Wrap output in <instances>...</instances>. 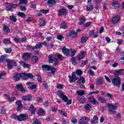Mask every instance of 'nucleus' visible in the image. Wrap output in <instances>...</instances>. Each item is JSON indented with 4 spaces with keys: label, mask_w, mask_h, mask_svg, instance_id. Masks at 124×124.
Instances as JSON below:
<instances>
[{
    "label": "nucleus",
    "mask_w": 124,
    "mask_h": 124,
    "mask_svg": "<svg viewBox=\"0 0 124 124\" xmlns=\"http://www.w3.org/2000/svg\"><path fill=\"white\" fill-rule=\"evenodd\" d=\"M79 21H80V22L79 23V25H84V23L86 22V18H85V17H81L79 19Z\"/></svg>",
    "instance_id": "nucleus-42"
},
{
    "label": "nucleus",
    "mask_w": 124,
    "mask_h": 124,
    "mask_svg": "<svg viewBox=\"0 0 124 124\" xmlns=\"http://www.w3.org/2000/svg\"><path fill=\"white\" fill-rule=\"evenodd\" d=\"M111 4L112 6L114 7L115 9H119L120 8V3L118 1H113Z\"/></svg>",
    "instance_id": "nucleus-24"
},
{
    "label": "nucleus",
    "mask_w": 124,
    "mask_h": 124,
    "mask_svg": "<svg viewBox=\"0 0 124 124\" xmlns=\"http://www.w3.org/2000/svg\"><path fill=\"white\" fill-rule=\"evenodd\" d=\"M70 53H71V57H72V58H74V56H75V55H76V50H72L70 51Z\"/></svg>",
    "instance_id": "nucleus-52"
},
{
    "label": "nucleus",
    "mask_w": 124,
    "mask_h": 124,
    "mask_svg": "<svg viewBox=\"0 0 124 124\" xmlns=\"http://www.w3.org/2000/svg\"><path fill=\"white\" fill-rule=\"evenodd\" d=\"M76 74L78 76H81V75L83 74V72L80 69L77 70L76 73L73 72L72 76H68V78L69 79V82H70V83H72L73 82H74V81H77V80H78V78L76 77Z\"/></svg>",
    "instance_id": "nucleus-2"
},
{
    "label": "nucleus",
    "mask_w": 124,
    "mask_h": 124,
    "mask_svg": "<svg viewBox=\"0 0 124 124\" xmlns=\"http://www.w3.org/2000/svg\"><path fill=\"white\" fill-rule=\"evenodd\" d=\"M77 99L79 102L81 104L85 103L86 102V98L84 96H78L77 97Z\"/></svg>",
    "instance_id": "nucleus-23"
},
{
    "label": "nucleus",
    "mask_w": 124,
    "mask_h": 124,
    "mask_svg": "<svg viewBox=\"0 0 124 124\" xmlns=\"http://www.w3.org/2000/svg\"><path fill=\"white\" fill-rule=\"evenodd\" d=\"M22 59L24 61H28L31 59V55L30 53H25L22 55Z\"/></svg>",
    "instance_id": "nucleus-19"
},
{
    "label": "nucleus",
    "mask_w": 124,
    "mask_h": 124,
    "mask_svg": "<svg viewBox=\"0 0 124 124\" xmlns=\"http://www.w3.org/2000/svg\"><path fill=\"white\" fill-rule=\"evenodd\" d=\"M57 95L59 96V97H60V98H61V99L64 101V102H67L69 99H68V97H67V96L64 95L63 92L60 90L57 91Z\"/></svg>",
    "instance_id": "nucleus-6"
},
{
    "label": "nucleus",
    "mask_w": 124,
    "mask_h": 124,
    "mask_svg": "<svg viewBox=\"0 0 124 124\" xmlns=\"http://www.w3.org/2000/svg\"><path fill=\"white\" fill-rule=\"evenodd\" d=\"M107 106L108 107V108L109 112H113V111H115L116 109H117V106H114L111 104H107Z\"/></svg>",
    "instance_id": "nucleus-16"
},
{
    "label": "nucleus",
    "mask_w": 124,
    "mask_h": 124,
    "mask_svg": "<svg viewBox=\"0 0 124 124\" xmlns=\"http://www.w3.org/2000/svg\"><path fill=\"white\" fill-rule=\"evenodd\" d=\"M79 124H86L88 123V117H84L81 118L79 121Z\"/></svg>",
    "instance_id": "nucleus-25"
},
{
    "label": "nucleus",
    "mask_w": 124,
    "mask_h": 124,
    "mask_svg": "<svg viewBox=\"0 0 124 124\" xmlns=\"http://www.w3.org/2000/svg\"><path fill=\"white\" fill-rule=\"evenodd\" d=\"M27 0H19V2L17 4H18V6L20 4H26L27 3Z\"/></svg>",
    "instance_id": "nucleus-50"
},
{
    "label": "nucleus",
    "mask_w": 124,
    "mask_h": 124,
    "mask_svg": "<svg viewBox=\"0 0 124 124\" xmlns=\"http://www.w3.org/2000/svg\"><path fill=\"white\" fill-rule=\"evenodd\" d=\"M8 5L6 7V10L8 11H13V9H16L19 4H13V3H7Z\"/></svg>",
    "instance_id": "nucleus-8"
},
{
    "label": "nucleus",
    "mask_w": 124,
    "mask_h": 124,
    "mask_svg": "<svg viewBox=\"0 0 124 124\" xmlns=\"http://www.w3.org/2000/svg\"><path fill=\"white\" fill-rule=\"evenodd\" d=\"M79 81L80 82H81V83L82 84H85V83H86V79H85V78L82 77H81L79 79Z\"/></svg>",
    "instance_id": "nucleus-55"
},
{
    "label": "nucleus",
    "mask_w": 124,
    "mask_h": 124,
    "mask_svg": "<svg viewBox=\"0 0 124 124\" xmlns=\"http://www.w3.org/2000/svg\"><path fill=\"white\" fill-rule=\"evenodd\" d=\"M8 59H6V55H1L0 57V62L2 63L4 62H6V60Z\"/></svg>",
    "instance_id": "nucleus-32"
},
{
    "label": "nucleus",
    "mask_w": 124,
    "mask_h": 124,
    "mask_svg": "<svg viewBox=\"0 0 124 124\" xmlns=\"http://www.w3.org/2000/svg\"><path fill=\"white\" fill-rule=\"evenodd\" d=\"M7 62V67L9 70L13 68V66H17V62L14 60H11L10 59L6 60Z\"/></svg>",
    "instance_id": "nucleus-5"
},
{
    "label": "nucleus",
    "mask_w": 124,
    "mask_h": 124,
    "mask_svg": "<svg viewBox=\"0 0 124 124\" xmlns=\"http://www.w3.org/2000/svg\"><path fill=\"white\" fill-rule=\"evenodd\" d=\"M88 72V74L91 76H94V72H93V70L89 69Z\"/></svg>",
    "instance_id": "nucleus-57"
},
{
    "label": "nucleus",
    "mask_w": 124,
    "mask_h": 124,
    "mask_svg": "<svg viewBox=\"0 0 124 124\" xmlns=\"http://www.w3.org/2000/svg\"><path fill=\"white\" fill-rule=\"evenodd\" d=\"M27 49H29L30 51H33L35 48V46H27Z\"/></svg>",
    "instance_id": "nucleus-53"
},
{
    "label": "nucleus",
    "mask_w": 124,
    "mask_h": 124,
    "mask_svg": "<svg viewBox=\"0 0 124 124\" xmlns=\"http://www.w3.org/2000/svg\"><path fill=\"white\" fill-rule=\"evenodd\" d=\"M60 28L61 29H63V30H66V29H67V25L66 24V22L65 21L62 22Z\"/></svg>",
    "instance_id": "nucleus-33"
},
{
    "label": "nucleus",
    "mask_w": 124,
    "mask_h": 124,
    "mask_svg": "<svg viewBox=\"0 0 124 124\" xmlns=\"http://www.w3.org/2000/svg\"><path fill=\"white\" fill-rule=\"evenodd\" d=\"M20 77H21L23 79V78H24L23 73H16L13 77V80L15 81V82H18L21 80V78Z\"/></svg>",
    "instance_id": "nucleus-7"
},
{
    "label": "nucleus",
    "mask_w": 124,
    "mask_h": 124,
    "mask_svg": "<svg viewBox=\"0 0 124 124\" xmlns=\"http://www.w3.org/2000/svg\"><path fill=\"white\" fill-rule=\"evenodd\" d=\"M19 9H20L21 11H26L27 10V7L25 6H21L19 7Z\"/></svg>",
    "instance_id": "nucleus-59"
},
{
    "label": "nucleus",
    "mask_w": 124,
    "mask_h": 124,
    "mask_svg": "<svg viewBox=\"0 0 124 124\" xmlns=\"http://www.w3.org/2000/svg\"><path fill=\"white\" fill-rule=\"evenodd\" d=\"M98 100L101 103H106V99L104 98V97H99Z\"/></svg>",
    "instance_id": "nucleus-37"
},
{
    "label": "nucleus",
    "mask_w": 124,
    "mask_h": 124,
    "mask_svg": "<svg viewBox=\"0 0 124 124\" xmlns=\"http://www.w3.org/2000/svg\"><path fill=\"white\" fill-rule=\"evenodd\" d=\"M124 69H119L118 70L115 71V73L116 75H123L124 73H123V71H124Z\"/></svg>",
    "instance_id": "nucleus-36"
},
{
    "label": "nucleus",
    "mask_w": 124,
    "mask_h": 124,
    "mask_svg": "<svg viewBox=\"0 0 124 124\" xmlns=\"http://www.w3.org/2000/svg\"><path fill=\"white\" fill-rule=\"evenodd\" d=\"M34 78V76L31 73H23V78L24 81H27L28 79H32Z\"/></svg>",
    "instance_id": "nucleus-10"
},
{
    "label": "nucleus",
    "mask_w": 124,
    "mask_h": 124,
    "mask_svg": "<svg viewBox=\"0 0 124 124\" xmlns=\"http://www.w3.org/2000/svg\"><path fill=\"white\" fill-rule=\"evenodd\" d=\"M58 16L61 17V16H66L67 15V10L65 9H61V10H59L58 11Z\"/></svg>",
    "instance_id": "nucleus-13"
},
{
    "label": "nucleus",
    "mask_w": 124,
    "mask_h": 124,
    "mask_svg": "<svg viewBox=\"0 0 124 124\" xmlns=\"http://www.w3.org/2000/svg\"><path fill=\"white\" fill-rule=\"evenodd\" d=\"M3 31L4 34L6 35L7 34V33H8V32H9V31H10V29H9L8 26L6 25H4Z\"/></svg>",
    "instance_id": "nucleus-26"
},
{
    "label": "nucleus",
    "mask_w": 124,
    "mask_h": 124,
    "mask_svg": "<svg viewBox=\"0 0 124 124\" xmlns=\"http://www.w3.org/2000/svg\"><path fill=\"white\" fill-rule=\"evenodd\" d=\"M103 83H104L103 78H99L96 81L97 85H102Z\"/></svg>",
    "instance_id": "nucleus-44"
},
{
    "label": "nucleus",
    "mask_w": 124,
    "mask_h": 124,
    "mask_svg": "<svg viewBox=\"0 0 124 124\" xmlns=\"http://www.w3.org/2000/svg\"><path fill=\"white\" fill-rule=\"evenodd\" d=\"M49 10L48 9H42L39 11L40 13H43V14H47L49 13Z\"/></svg>",
    "instance_id": "nucleus-45"
},
{
    "label": "nucleus",
    "mask_w": 124,
    "mask_h": 124,
    "mask_svg": "<svg viewBox=\"0 0 124 124\" xmlns=\"http://www.w3.org/2000/svg\"><path fill=\"white\" fill-rule=\"evenodd\" d=\"M28 88L30 89V90H35V92L37 91V85L35 84H32L31 86H29Z\"/></svg>",
    "instance_id": "nucleus-39"
},
{
    "label": "nucleus",
    "mask_w": 124,
    "mask_h": 124,
    "mask_svg": "<svg viewBox=\"0 0 124 124\" xmlns=\"http://www.w3.org/2000/svg\"><path fill=\"white\" fill-rule=\"evenodd\" d=\"M57 3V1L55 0H48L46 4L49 6V7H52L53 5H55Z\"/></svg>",
    "instance_id": "nucleus-22"
},
{
    "label": "nucleus",
    "mask_w": 124,
    "mask_h": 124,
    "mask_svg": "<svg viewBox=\"0 0 124 124\" xmlns=\"http://www.w3.org/2000/svg\"><path fill=\"white\" fill-rule=\"evenodd\" d=\"M9 19L10 21H12V22H14L15 23H16V22H17V18H16L15 16H9Z\"/></svg>",
    "instance_id": "nucleus-40"
},
{
    "label": "nucleus",
    "mask_w": 124,
    "mask_h": 124,
    "mask_svg": "<svg viewBox=\"0 0 124 124\" xmlns=\"http://www.w3.org/2000/svg\"><path fill=\"white\" fill-rule=\"evenodd\" d=\"M15 99H16V97L12 96L9 98L8 102L10 103H12V102H14V101H15Z\"/></svg>",
    "instance_id": "nucleus-49"
},
{
    "label": "nucleus",
    "mask_w": 124,
    "mask_h": 124,
    "mask_svg": "<svg viewBox=\"0 0 124 124\" xmlns=\"http://www.w3.org/2000/svg\"><path fill=\"white\" fill-rule=\"evenodd\" d=\"M36 76L37 77L38 82H39V83H42V78H41V76H40V75H36Z\"/></svg>",
    "instance_id": "nucleus-54"
},
{
    "label": "nucleus",
    "mask_w": 124,
    "mask_h": 124,
    "mask_svg": "<svg viewBox=\"0 0 124 124\" xmlns=\"http://www.w3.org/2000/svg\"><path fill=\"white\" fill-rule=\"evenodd\" d=\"M62 52L64 56H66V57H68L70 54V50L65 47L62 48Z\"/></svg>",
    "instance_id": "nucleus-17"
},
{
    "label": "nucleus",
    "mask_w": 124,
    "mask_h": 124,
    "mask_svg": "<svg viewBox=\"0 0 124 124\" xmlns=\"http://www.w3.org/2000/svg\"><path fill=\"white\" fill-rule=\"evenodd\" d=\"M91 103H93V105H96V104H98V102L96 101L95 98H93V99L91 102Z\"/></svg>",
    "instance_id": "nucleus-62"
},
{
    "label": "nucleus",
    "mask_w": 124,
    "mask_h": 124,
    "mask_svg": "<svg viewBox=\"0 0 124 124\" xmlns=\"http://www.w3.org/2000/svg\"><path fill=\"white\" fill-rule=\"evenodd\" d=\"M32 99V96L31 94H28L22 97V100H24V101H31Z\"/></svg>",
    "instance_id": "nucleus-18"
},
{
    "label": "nucleus",
    "mask_w": 124,
    "mask_h": 124,
    "mask_svg": "<svg viewBox=\"0 0 124 124\" xmlns=\"http://www.w3.org/2000/svg\"><path fill=\"white\" fill-rule=\"evenodd\" d=\"M119 21H121V17L120 16H115L112 18V23L113 25H116Z\"/></svg>",
    "instance_id": "nucleus-20"
},
{
    "label": "nucleus",
    "mask_w": 124,
    "mask_h": 124,
    "mask_svg": "<svg viewBox=\"0 0 124 124\" xmlns=\"http://www.w3.org/2000/svg\"><path fill=\"white\" fill-rule=\"evenodd\" d=\"M84 108L86 111H89L92 109V106L90 104H87L85 106Z\"/></svg>",
    "instance_id": "nucleus-41"
},
{
    "label": "nucleus",
    "mask_w": 124,
    "mask_h": 124,
    "mask_svg": "<svg viewBox=\"0 0 124 124\" xmlns=\"http://www.w3.org/2000/svg\"><path fill=\"white\" fill-rule=\"evenodd\" d=\"M88 38L87 37H82L81 38L80 42L81 43H86L87 42V41L88 40Z\"/></svg>",
    "instance_id": "nucleus-47"
},
{
    "label": "nucleus",
    "mask_w": 124,
    "mask_h": 124,
    "mask_svg": "<svg viewBox=\"0 0 124 124\" xmlns=\"http://www.w3.org/2000/svg\"><path fill=\"white\" fill-rule=\"evenodd\" d=\"M37 62H38V57L37 56H34L31 58V62L32 63H36Z\"/></svg>",
    "instance_id": "nucleus-27"
},
{
    "label": "nucleus",
    "mask_w": 124,
    "mask_h": 124,
    "mask_svg": "<svg viewBox=\"0 0 124 124\" xmlns=\"http://www.w3.org/2000/svg\"><path fill=\"white\" fill-rule=\"evenodd\" d=\"M57 58L59 60V61H62L63 57L61 54H57Z\"/></svg>",
    "instance_id": "nucleus-60"
},
{
    "label": "nucleus",
    "mask_w": 124,
    "mask_h": 124,
    "mask_svg": "<svg viewBox=\"0 0 124 124\" xmlns=\"http://www.w3.org/2000/svg\"><path fill=\"white\" fill-rule=\"evenodd\" d=\"M63 36L62 35H57V39H58V40H60V41H62V39H63Z\"/></svg>",
    "instance_id": "nucleus-64"
},
{
    "label": "nucleus",
    "mask_w": 124,
    "mask_h": 124,
    "mask_svg": "<svg viewBox=\"0 0 124 124\" xmlns=\"http://www.w3.org/2000/svg\"><path fill=\"white\" fill-rule=\"evenodd\" d=\"M16 105L17 107L16 108V111L17 112H20L21 110L24 108V106H23V104H22V101L21 100H17L16 101Z\"/></svg>",
    "instance_id": "nucleus-12"
},
{
    "label": "nucleus",
    "mask_w": 124,
    "mask_h": 124,
    "mask_svg": "<svg viewBox=\"0 0 124 124\" xmlns=\"http://www.w3.org/2000/svg\"><path fill=\"white\" fill-rule=\"evenodd\" d=\"M5 52L8 54H10V53L12 52V49H11V48H8L5 49Z\"/></svg>",
    "instance_id": "nucleus-61"
},
{
    "label": "nucleus",
    "mask_w": 124,
    "mask_h": 124,
    "mask_svg": "<svg viewBox=\"0 0 124 124\" xmlns=\"http://www.w3.org/2000/svg\"><path fill=\"white\" fill-rule=\"evenodd\" d=\"M17 15L19 16V17H21V18H25V17H26V14L21 12H19L17 14Z\"/></svg>",
    "instance_id": "nucleus-48"
},
{
    "label": "nucleus",
    "mask_w": 124,
    "mask_h": 124,
    "mask_svg": "<svg viewBox=\"0 0 124 124\" xmlns=\"http://www.w3.org/2000/svg\"><path fill=\"white\" fill-rule=\"evenodd\" d=\"M48 62L53 63V65H58L59 60L53 55L50 54L48 56Z\"/></svg>",
    "instance_id": "nucleus-3"
},
{
    "label": "nucleus",
    "mask_w": 124,
    "mask_h": 124,
    "mask_svg": "<svg viewBox=\"0 0 124 124\" xmlns=\"http://www.w3.org/2000/svg\"><path fill=\"white\" fill-rule=\"evenodd\" d=\"M50 71H51V74H55V73H56V71H57V69H56V68L54 67H50Z\"/></svg>",
    "instance_id": "nucleus-51"
},
{
    "label": "nucleus",
    "mask_w": 124,
    "mask_h": 124,
    "mask_svg": "<svg viewBox=\"0 0 124 124\" xmlns=\"http://www.w3.org/2000/svg\"><path fill=\"white\" fill-rule=\"evenodd\" d=\"M70 61H71L73 65H77V60H76V58L75 57L71 58Z\"/></svg>",
    "instance_id": "nucleus-34"
},
{
    "label": "nucleus",
    "mask_w": 124,
    "mask_h": 124,
    "mask_svg": "<svg viewBox=\"0 0 124 124\" xmlns=\"http://www.w3.org/2000/svg\"><path fill=\"white\" fill-rule=\"evenodd\" d=\"M40 27H44L46 25V21L43 19H40L39 21Z\"/></svg>",
    "instance_id": "nucleus-29"
},
{
    "label": "nucleus",
    "mask_w": 124,
    "mask_h": 124,
    "mask_svg": "<svg viewBox=\"0 0 124 124\" xmlns=\"http://www.w3.org/2000/svg\"><path fill=\"white\" fill-rule=\"evenodd\" d=\"M66 37L69 38V37H72V38H76L78 36V33L74 31L73 30H70L68 33L66 34Z\"/></svg>",
    "instance_id": "nucleus-9"
},
{
    "label": "nucleus",
    "mask_w": 124,
    "mask_h": 124,
    "mask_svg": "<svg viewBox=\"0 0 124 124\" xmlns=\"http://www.w3.org/2000/svg\"><path fill=\"white\" fill-rule=\"evenodd\" d=\"M16 89L18 90L21 93H25L27 92L26 89L24 88V86L22 84H17L16 86Z\"/></svg>",
    "instance_id": "nucleus-11"
},
{
    "label": "nucleus",
    "mask_w": 124,
    "mask_h": 124,
    "mask_svg": "<svg viewBox=\"0 0 124 124\" xmlns=\"http://www.w3.org/2000/svg\"><path fill=\"white\" fill-rule=\"evenodd\" d=\"M85 54H86V52L84 51H80L79 54L77 56V61L79 62V61H81V60H84V59H85Z\"/></svg>",
    "instance_id": "nucleus-14"
},
{
    "label": "nucleus",
    "mask_w": 124,
    "mask_h": 124,
    "mask_svg": "<svg viewBox=\"0 0 124 124\" xmlns=\"http://www.w3.org/2000/svg\"><path fill=\"white\" fill-rule=\"evenodd\" d=\"M77 94H78V96H83V95H85V91L84 90H80L78 91L77 92Z\"/></svg>",
    "instance_id": "nucleus-35"
},
{
    "label": "nucleus",
    "mask_w": 124,
    "mask_h": 124,
    "mask_svg": "<svg viewBox=\"0 0 124 124\" xmlns=\"http://www.w3.org/2000/svg\"><path fill=\"white\" fill-rule=\"evenodd\" d=\"M3 44H5V45L10 44L11 43V41H10V39H4L3 40Z\"/></svg>",
    "instance_id": "nucleus-38"
},
{
    "label": "nucleus",
    "mask_w": 124,
    "mask_h": 124,
    "mask_svg": "<svg viewBox=\"0 0 124 124\" xmlns=\"http://www.w3.org/2000/svg\"><path fill=\"white\" fill-rule=\"evenodd\" d=\"M20 64L23 67H24V68H30V67H31V65H30V64L26 63L24 62H20Z\"/></svg>",
    "instance_id": "nucleus-31"
},
{
    "label": "nucleus",
    "mask_w": 124,
    "mask_h": 124,
    "mask_svg": "<svg viewBox=\"0 0 124 124\" xmlns=\"http://www.w3.org/2000/svg\"><path fill=\"white\" fill-rule=\"evenodd\" d=\"M93 9V5L92 3H89L87 6H86V10L87 11H92Z\"/></svg>",
    "instance_id": "nucleus-28"
},
{
    "label": "nucleus",
    "mask_w": 124,
    "mask_h": 124,
    "mask_svg": "<svg viewBox=\"0 0 124 124\" xmlns=\"http://www.w3.org/2000/svg\"><path fill=\"white\" fill-rule=\"evenodd\" d=\"M89 35L91 37H93L94 36V31H91L89 32Z\"/></svg>",
    "instance_id": "nucleus-63"
},
{
    "label": "nucleus",
    "mask_w": 124,
    "mask_h": 124,
    "mask_svg": "<svg viewBox=\"0 0 124 124\" xmlns=\"http://www.w3.org/2000/svg\"><path fill=\"white\" fill-rule=\"evenodd\" d=\"M42 69L43 71L47 72L51 70V66L48 64H43L42 65Z\"/></svg>",
    "instance_id": "nucleus-15"
},
{
    "label": "nucleus",
    "mask_w": 124,
    "mask_h": 124,
    "mask_svg": "<svg viewBox=\"0 0 124 124\" xmlns=\"http://www.w3.org/2000/svg\"><path fill=\"white\" fill-rule=\"evenodd\" d=\"M111 83L114 87H120L122 84L121 78L119 77H116L111 80Z\"/></svg>",
    "instance_id": "nucleus-4"
},
{
    "label": "nucleus",
    "mask_w": 124,
    "mask_h": 124,
    "mask_svg": "<svg viewBox=\"0 0 124 124\" xmlns=\"http://www.w3.org/2000/svg\"><path fill=\"white\" fill-rule=\"evenodd\" d=\"M45 110L43 108H41L39 109V110L37 112V114L38 116H43V114H45Z\"/></svg>",
    "instance_id": "nucleus-30"
},
{
    "label": "nucleus",
    "mask_w": 124,
    "mask_h": 124,
    "mask_svg": "<svg viewBox=\"0 0 124 124\" xmlns=\"http://www.w3.org/2000/svg\"><path fill=\"white\" fill-rule=\"evenodd\" d=\"M35 48L36 49H40V48H42V43L39 42L36 44V46H35Z\"/></svg>",
    "instance_id": "nucleus-43"
},
{
    "label": "nucleus",
    "mask_w": 124,
    "mask_h": 124,
    "mask_svg": "<svg viewBox=\"0 0 124 124\" xmlns=\"http://www.w3.org/2000/svg\"><path fill=\"white\" fill-rule=\"evenodd\" d=\"M29 116L27 114H21L17 115V114H13L11 115V118L15 121H18V122H25L28 120Z\"/></svg>",
    "instance_id": "nucleus-1"
},
{
    "label": "nucleus",
    "mask_w": 124,
    "mask_h": 124,
    "mask_svg": "<svg viewBox=\"0 0 124 124\" xmlns=\"http://www.w3.org/2000/svg\"><path fill=\"white\" fill-rule=\"evenodd\" d=\"M92 25H93V22L92 21H89V22H88L85 23L83 25V27H84L85 28H88Z\"/></svg>",
    "instance_id": "nucleus-46"
},
{
    "label": "nucleus",
    "mask_w": 124,
    "mask_h": 124,
    "mask_svg": "<svg viewBox=\"0 0 124 124\" xmlns=\"http://www.w3.org/2000/svg\"><path fill=\"white\" fill-rule=\"evenodd\" d=\"M59 113H60V114H61L62 116H64L65 117H66V116H67V113H66L65 111H63L62 110H59Z\"/></svg>",
    "instance_id": "nucleus-58"
},
{
    "label": "nucleus",
    "mask_w": 124,
    "mask_h": 124,
    "mask_svg": "<svg viewBox=\"0 0 124 124\" xmlns=\"http://www.w3.org/2000/svg\"><path fill=\"white\" fill-rule=\"evenodd\" d=\"M98 93H99V91L97 90L96 91H93V92H90L89 94L90 95H92V94H98Z\"/></svg>",
    "instance_id": "nucleus-56"
},
{
    "label": "nucleus",
    "mask_w": 124,
    "mask_h": 124,
    "mask_svg": "<svg viewBox=\"0 0 124 124\" xmlns=\"http://www.w3.org/2000/svg\"><path fill=\"white\" fill-rule=\"evenodd\" d=\"M29 111L31 112L32 115H35V112H36V108H34V106L32 104L31 105L29 108Z\"/></svg>",
    "instance_id": "nucleus-21"
}]
</instances>
